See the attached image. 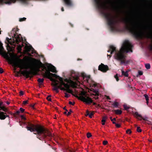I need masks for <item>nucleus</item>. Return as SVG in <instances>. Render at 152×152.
I'll use <instances>...</instances> for the list:
<instances>
[{
  "instance_id": "obj_1",
  "label": "nucleus",
  "mask_w": 152,
  "mask_h": 152,
  "mask_svg": "<svg viewBox=\"0 0 152 152\" xmlns=\"http://www.w3.org/2000/svg\"><path fill=\"white\" fill-rule=\"evenodd\" d=\"M5 60L10 64L15 67H17L21 69H30L31 70H26L22 71V74L28 77L30 74L35 75L40 71L42 68V71L44 77L49 79L53 82V90L58 92V89L60 88L62 90L73 94V91L69 89L70 86L73 87V81L63 79L55 74L50 73L57 72L55 67L50 64H44L39 60L32 58H23L22 59L20 58H4Z\"/></svg>"
},
{
  "instance_id": "obj_2",
  "label": "nucleus",
  "mask_w": 152,
  "mask_h": 152,
  "mask_svg": "<svg viewBox=\"0 0 152 152\" xmlns=\"http://www.w3.org/2000/svg\"><path fill=\"white\" fill-rule=\"evenodd\" d=\"M132 45L130 42L127 41H125L119 51L115 50V48L113 46L110 47V49L108 52L110 53V54H107L108 56H111V54L114 53L115 57H123L125 53L128 52H132Z\"/></svg>"
},
{
  "instance_id": "obj_3",
  "label": "nucleus",
  "mask_w": 152,
  "mask_h": 152,
  "mask_svg": "<svg viewBox=\"0 0 152 152\" xmlns=\"http://www.w3.org/2000/svg\"><path fill=\"white\" fill-rule=\"evenodd\" d=\"M27 128L31 132H33L34 134H38L39 136L42 135L44 138L47 136H50L51 135L50 133L48 130L39 125L31 124L27 126Z\"/></svg>"
},
{
  "instance_id": "obj_4",
  "label": "nucleus",
  "mask_w": 152,
  "mask_h": 152,
  "mask_svg": "<svg viewBox=\"0 0 152 152\" xmlns=\"http://www.w3.org/2000/svg\"><path fill=\"white\" fill-rule=\"evenodd\" d=\"M79 97L77 96L82 101L86 102L87 104H90L92 102V100L89 97L87 96L86 93L85 91H82Z\"/></svg>"
},
{
  "instance_id": "obj_5",
  "label": "nucleus",
  "mask_w": 152,
  "mask_h": 152,
  "mask_svg": "<svg viewBox=\"0 0 152 152\" xmlns=\"http://www.w3.org/2000/svg\"><path fill=\"white\" fill-rule=\"evenodd\" d=\"M98 69L104 72H106L109 69L108 66L101 63L98 67Z\"/></svg>"
},
{
  "instance_id": "obj_6",
  "label": "nucleus",
  "mask_w": 152,
  "mask_h": 152,
  "mask_svg": "<svg viewBox=\"0 0 152 152\" xmlns=\"http://www.w3.org/2000/svg\"><path fill=\"white\" fill-rule=\"evenodd\" d=\"M24 50L23 51L24 54H28L29 56H33L29 55L30 52L31 51L32 48L30 45H26L24 47Z\"/></svg>"
},
{
  "instance_id": "obj_7",
  "label": "nucleus",
  "mask_w": 152,
  "mask_h": 152,
  "mask_svg": "<svg viewBox=\"0 0 152 152\" xmlns=\"http://www.w3.org/2000/svg\"><path fill=\"white\" fill-rule=\"evenodd\" d=\"M131 31L134 34L138 36H140L142 33L140 29L135 27H133L131 30Z\"/></svg>"
},
{
  "instance_id": "obj_8",
  "label": "nucleus",
  "mask_w": 152,
  "mask_h": 152,
  "mask_svg": "<svg viewBox=\"0 0 152 152\" xmlns=\"http://www.w3.org/2000/svg\"><path fill=\"white\" fill-rule=\"evenodd\" d=\"M115 58L121 64H126L128 62V61H126L125 58Z\"/></svg>"
},
{
  "instance_id": "obj_9",
  "label": "nucleus",
  "mask_w": 152,
  "mask_h": 152,
  "mask_svg": "<svg viewBox=\"0 0 152 152\" xmlns=\"http://www.w3.org/2000/svg\"><path fill=\"white\" fill-rule=\"evenodd\" d=\"M15 39L16 43H18L19 42H20L22 39L21 35L20 34L16 35Z\"/></svg>"
},
{
  "instance_id": "obj_10",
  "label": "nucleus",
  "mask_w": 152,
  "mask_h": 152,
  "mask_svg": "<svg viewBox=\"0 0 152 152\" xmlns=\"http://www.w3.org/2000/svg\"><path fill=\"white\" fill-rule=\"evenodd\" d=\"M4 113L3 112H0V119L1 120L4 119L7 117L8 116L5 115L4 114Z\"/></svg>"
},
{
  "instance_id": "obj_11",
  "label": "nucleus",
  "mask_w": 152,
  "mask_h": 152,
  "mask_svg": "<svg viewBox=\"0 0 152 152\" xmlns=\"http://www.w3.org/2000/svg\"><path fill=\"white\" fill-rule=\"evenodd\" d=\"M132 114L135 116L139 120H141L140 118H142V116L139 114L138 112H136L134 113H133Z\"/></svg>"
},
{
  "instance_id": "obj_12",
  "label": "nucleus",
  "mask_w": 152,
  "mask_h": 152,
  "mask_svg": "<svg viewBox=\"0 0 152 152\" xmlns=\"http://www.w3.org/2000/svg\"><path fill=\"white\" fill-rule=\"evenodd\" d=\"M122 75H124L125 77H127L128 76V71H126V72H124L122 70H121Z\"/></svg>"
},
{
  "instance_id": "obj_13",
  "label": "nucleus",
  "mask_w": 152,
  "mask_h": 152,
  "mask_svg": "<svg viewBox=\"0 0 152 152\" xmlns=\"http://www.w3.org/2000/svg\"><path fill=\"white\" fill-rule=\"evenodd\" d=\"M147 37L148 38L152 39V28L151 31L147 33Z\"/></svg>"
},
{
  "instance_id": "obj_14",
  "label": "nucleus",
  "mask_w": 152,
  "mask_h": 152,
  "mask_svg": "<svg viewBox=\"0 0 152 152\" xmlns=\"http://www.w3.org/2000/svg\"><path fill=\"white\" fill-rule=\"evenodd\" d=\"M84 79L85 81L86 80L88 83H89V81H90V76H85L84 77Z\"/></svg>"
},
{
  "instance_id": "obj_15",
  "label": "nucleus",
  "mask_w": 152,
  "mask_h": 152,
  "mask_svg": "<svg viewBox=\"0 0 152 152\" xmlns=\"http://www.w3.org/2000/svg\"><path fill=\"white\" fill-rule=\"evenodd\" d=\"M114 111L117 114L120 115L122 113V111L119 110H114Z\"/></svg>"
},
{
  "instance_id": "obj_16",
  "label": "nucleus",
  "mask_w": 152,
  "mask_h": 152,
  "mask_svg": "<svg viewBox=\"0 0 152 152\" xmlns=\"http://www.w3.org/2000/svg\"><path fill=\"white\" fill-rule=\"evenodd\" d=\"M144 96H145L146 100V101L147 104H148V96L146 94H145L144 95Z\"/></svg>"
},
{
  "instance_id": "obj_17",
  "label": "nucleus",
  "mask_w": 152,
  "mask_h": 152,
  "mask_svg": "<svg viewBox=\"0 0 152 152\" xmlns=\"http://www.w3.org/2000/svg\"><path fill=\"white\" fill-rule=\"evenodd\" d=\"M1 34V31H0V34ZM3 47L2 46V43L0 42V52H2L3 51Z\"/></svg>"
},
{
  "instance_id": "obj_18",
  "label": "nucleus",
  "mask_w": 152,
  "mask_h": 152,
  "mask_svg": "<svg viewBox=\"0 0 152 152\" xmlns=\"http://www.w3.org/2000/svg\"><path fill=\"white\" fill-rule=\"evenodd\" d=\"M91 91H94V93L93 94L94 95H98V94H99V92L98 91L95 90H94L93 89V90H91Z\"/></svg>"
},
{
  "instance_id": "obj_19",
  "label": "nucleus",
  "mask_w": 152,
  "mask_h": 152,
  "mask_svg": "<svg viewBox=\"0 0 152 152\" xmlns=\"http://www.w3.org/2000/svg\"><path fill=\"white\" fill-rule=\"evenodd\" d=\"M22 47V46L21 45H18V46L17 50H18V53H20L21 52Z\"/></svg>"
},
{
  "instance_id": "obj_20",
  "label": "nucleus",
  "mask_w": 152,
  "mask_h": 152,
  "mask_svg": "<svg viewBox=\"0 0 152 152\" xmlns=\"http://www.w3.org/2000/svg\"><path fill=\"white\" fill-rule=\"evenodd\" d=\"M44 80V79L43 78H39L38 79L37 81L39 83H42L43 82Z\"/></svg>"
},
{
  "instance_id": "obj_21",
  "label": "nucleus",
  "mask_w": 152,
  "mask_h": 152,
  "mask_svg": "<svg viewBox=\"0 0 152 152\" xmlns=\"http://www.w3.org/2000/svg\"><path fill=\"white\" fill-rule=\"evenodd\" d=\"M66 4L69 5L70 4V1L69 0H64Z\"/></svg>"
},
{
  "instance_id": "obj_22",
  "label": "nucleus",
  "mask_w": 152,
  "mask_h": 152,
  "mask_svg": "<svg viewBox=\"0 0 152 152\" xmlns=\"http://www.w3.org/2000/svg\"><path fill=\"white\" fill-rule=\"evenodd\" d=\"M113 105L115 107H117L118 105V104L117 102H114L113 104Z\"/></svg>"
},
{
  "instance_id": "obj_23",
  "label": "nucleus",
  "mask_w": 152,
  "mask_h": 152,
  "mask_svg": "<svg viewBox=\"0 0 152 152\" xmlns=\"http://www.w3.org/2000/svg\"><path fill=\"white\" fill-rule=\"evenodd\" d=\"M145 66L146 68L148 69H149L150 68V65L149 64H146L145 65Z\"/></svg>"
},
{
  "instance_id": "obj_24",
  "label": "nucleus",
  "mask_w": 152,
  "mask_h": 152,
  "mask_svg": "<svg viewBox=\"0 0 152 152\" xmlns=\"http://www.w3.org/2000/svg\"><path fill=\"white\" fill-rule=\"evenodd\" d=\"M94 114V112H91V113H90L88 116L91 118H92V116Z\"/></svg>"
},
{
  "instance_id": "obj_25",
  "label": "nucleus",
  "mask_w": 152,
  "mask_h": 152,
  "mask_svg": "<svg viewBox=\"0 0 152 152\" xmlns=\"http://www.w3.org/2000/svg\"><path fill=\"white\" fill-rule=\"evenodd\" d=\"M1 109H2L4 111H6L7 110V109L4 106L1 107L0 108Z\"/></svg>"
},
{
  "instance_id": "obj_26",
  "label": "nucleus",
  "mask_w": 152,
  "mask_h": 152,
  "mask_svg": "<svg viewBox=\"0 0 152 152\" xmlns=\"http://www.w3.org/2000/svg\"><path fill=\"white\" fill-rule=\"evenodd\" d=\"M124 109L125 110H127L129 108V107L126 105H124Z\"/></svg>"
},
{
  "instance_id": "obj_27",
  "label": "nucleus",
  "mask_w": 152,
  "mask_h": 152,
  "mask_svg": "<svg viewBox=\"0 0 152 152\" xmlns=\"http://www.w3.org/2000/svg\"><path fill=\"white\" fill-rule=\"evenodd\" d=\"M51 95H49L47 97V99L49 101H51V99L50 98L51 97Z\"/></svg>"
},
{
  "instance_id": "obj_28",
  "label": "nucleus",
  "mask_w": 152,
  "mask_h": 152,
  "mask_svg": "<svg viewBox=\"0 0 152 152\" xmlns=\"http://www.w3.org/2000/svg\"><path fill=\"white\" fill-rule=\"evenodd\" d=\"M26 19V18H21L20 19L19 21H20V22L24 21Z\"/></svg>"
},
{
  "instance_id": "obj_29",
  "label": "nucleus",
  "mask_w": 152,
  "mask_h": 152,
  "mask_svg": "<svg viewBox=\"0 0 152 152\" xmlns=\"http://www.w3.org/2000/svg\"><path fill=\"white\" fill-rule=\"evenodd\" d=\"M140 119H141V120L142 119L143 120H144L145 121H148V118L146 117H143V118L142 117V118H140Z\"/></svg>"
},
{
  "instance_id": "obj_30",
  "label": "nucleus",
  "mask_w": 152,
  "mask_h": 152,
  "mask_svg": "<svg viewBox=\"0 0 152 152\" xmlns=\"http://www.w3.org/2000/svg\"><path fill=\"white\" fill-rule=\"evenodd\" d=\"M64 94H65V96L66 97L68 98L70 96V95L69 94H68L66 93H65Z\"/></svg>"
},
{
  "instance_id": "obj_31",
  "label": "nucleus",
  "mask_w": 152,
  "mask_h": 152,
  "mask_svg": "<svg viewBox=\"0 0 152 152\" xmlns=\"http://www.w3.org/2000/svg\"><path fill=\"white\" fill-rule=\"evenodd\" d=\"M126 133L127 134H130L131 133V131L130 129H128L126 131Z\"/></svg>"
},
{
  "instance_id": "obj_32",
  "label": "nucleus",
  "mask_w": 152,
  "mask_h": 152,
  "mask_svg": "<svg viewBox=\"0 0 152 152\" xmlns=\"http://www.w3.org/2000/svg\"><path fill=\"white\" fill-rule=\"evenodd\" d=\"M141 129L139 127H137V131L138 132H141Z\"/></svg>"
},
{
  "instance_id": "obj_33",
  "label": "nucleus",
  "mask_w": 152,
  "mask_h": 152,
  "mask_svg": "<svg viewBox=\"0 0 152 152\" xmlns=\"http://www.w3.org/2000/svg\"><path fill=\"white\" fill-rule=\"evenodd\" d=\"M105 120L104 119H103L102 120V125H104L105 124Z\"/></svg>"
},
{
  "instance_id": "obj_34",
  "label": "nucleus",
  "mask_w": 152,
  "mask_h": 152,
  "mask_svg": "<svg viewBox=\"0 0 152 152\" xmlns=\"http://www.w3.org/2000/svg\"><path fill=\"white\" fill-rule=\"evenodd\" d=\"M138 73L139 75H142L143 74V72L141 71H139L138 72Z\"/></svg>"
},
{
  "instance_id": "obj_35",
  "label": "nucleus",
  "mask_w": 152,
  "mask_h": 152,
  "mask_svg": "<svg viewBox=\"0 0 152 152\" xmlns=\"http://www.w3.org/2000/svg\"><path fill=\"white\" fill-rule=\"evenodd\" d=\"M107 143V141L106 140L104 141L103 142V144L104 145H106Z\"/></svg>"
},
{
  "instance_id": "obj_36",
  "label": "nucleus",
  "mask_w": 152,
  "mask_h": 152,
  "mask_svg": "<svg viewBox=\"0 0 152 152\" xmlns=\"http://www.w3.org/2000/svg\"><path fill=\"white\" fill-rule=\"evenodd\" d=\"M91 136V134L90 133H88L87 134V137L88 138L90 137Z\"/></svg>"
},
{
  "instance_id": "obj_37",
  "label": "nucleus",
  "mask_w": 152,
  "mask_h": 152,
  "mask_svg": "<svg viewBox=\"0 0 152 152\" xmlns=\"http://www.w3.org/2000/svg\"><path fill=\"white\" fill-rule=\"evenodd\" d=\"M72 112V111L71 110H69V112H68L67 114V115H70V114Z\"/></svg>"
},
{
  "instance_id": "obj_38",
  "label": "nucleus",
  "mask_w": 152,
  "mask_h": 152,
  "mask_svg": "<svg viewBox=\"0 0 152 152\" xmlns=\"http://www.w3.org/2000/svg\"><path fill=\"white\" fill-rule=\"evenodd\" d=\"M115 78L116 79V80L117 81H118L119 80V79L118 78V77L117 76V75H115L114 76Z\"/></svg>"
},
{
  "instance_id": "obj_39",
  "label": "nucleus",
  "mask_w": 152,
  "mask_h": 152,
  "mask_svg": "<svg viewBox=\"0 0 152 152\" xmlns=\"http://www.w3.org/2000/svg\"><path fill=\"white\" fill-rule=\"evenodd\" d=\"M115 124L116 126L118 128H119L120 126V125L119 124Z\"/></svg>"
},
{
  "instance_id": "obj_40",
  "label": "nucleus",
  "mask_w": 152,
  "mask_h": 152,
  "mask_svg": "<svg viewBox=\"0 0 152 152\" xmlns=\"http://www.w3.org/2000/svg\"><path fill=\"white\" fill-rule=\"evenodd\" d=\"M3 71V69L2 68H0V73H2Z\"/></svg>"
},
{
  "instance_id": "obj_41",
  "label": "nucleus",
  "mask_w": 152,
  "mask_h": 152,
  "mask_svg": "<svg viewBox=\"0 0 152 152\" xmlns=\"http://www.w3.org/2000/svg\"><path fill=\"white\" fill-rule=\"evenodd\" d=\"M20 110L22 112H23L24 111V109H23L22 108H20Z\"/></svg>"
},
{
  "instance_id": "obj_42",
  "label": "nucleus",
  "mask_w": 152,
  "mask_h": 152,
  "mask_svg": "<svg viewBox=\"0 0 152 152\" xmlns=\"http://www.w3.org/2000/svg\"><path fill=\"white\" fill-rule=\"evenodd\" d=\"M20 95H23L24 94V93L23 91H21L20 92Z\"/></svg>"
},
{
  "instance_id": "obj_43",
  "label": "nucleus",
  "mask_w": 152,
  "mask_h": 152,
  "mask_svg": "<svg viewBox=\"0 0 152 152\" xmlns=\"http://www.w3.org/2000/svg\"><path fill=\"white\" fill-rule=\"evenodd\" d=\"M75 103L74 102L72 103V102H70V101L69 102V104H72V105H74L75 104Z\"/></svg>"
},
{
  "instance_id": "obj_44",
  "label": "nucleus",
  "mask_w": 152,
  "mask_h": 152,
  "mask_svg": "<svg viewBox=\"0 0 152 152\" xmlns=\"http://www.w3.org/2000/svg\"><path fill=\"white\" fill-rule=\"evenodd\" d=\"M27 102H28V101H24L23 102V104H26L27 103Z\"/></svg>"
},
{
  "instance_id": "obj_45",
  "label": "nucleus",
  "mask_w": 152,
  "mask_h": 152,
  "mask_svg": "<svg viewBox=\"0 0 152 152\" xmlns=\"http://www.w3.org/2000/svg\"><path fill=\"white\" fill-rule=\"evenodd\" d=\"M89 113H90L88 111V110H87L86 111V116H87V115H88Z\"/></svg>"
},
{
  "instance_id": "obj_46",
  "label": "nucleus",
  "mask_w": 152,
  "mask_h": 152,
  "mask_svg": "<svg viewBox=\"0 0 152 152\" xmlns=\"http://www.w3.org/2000/svg\"><path fill=\"white\" fill-rule=\"evenodd\" d=\"M102 119H104L106 121V120L107 119V117L106 116H105L103 117Z\"/></svg>"
},
{
  "instance_id": "obj_47",
  "label": "nucleus",
  "mask_w": 152,
  "mask_h": 152,
  "mask_svg": "<svg viewBox=\"0 0 152 152\" xmlns=\"http://www.w3.org/2000/svg\"><path fill=\"white\" fill-rule=\"evenodd\" d=\"M19 113H20V111H17L16 112V113L15 114H17V115H18V114H19Z\"/></svg>"
},
{
  "instance_id": "obj_48",
  "label": "nucleus",
  "mask_w": 152,
  "mask_h": 152,
  "mask_svg": "<svg viewBox=\"0 0 152 152\" xmlns=\"http://www.w3.org/2000/svg\"><path fill=\"white\" fill-rule=\"evenodd\" d=\"M21 118L23 119H25V118L24 117V116L23 115H21Z\"/></svg>"
},
{
  "instance_id": "obj_49",
  "label": "nucleus",
  "mask_w": 152,
  "mask_h": 152,
  "mask_svg": "<svg viewBox=\"0 0 152 152\" xmlns=\"http://www.w3.org/2000/svg\"><path fill=\"white\" fill-rule=\"evenodd\" d=\"M31 107H32L33 109H34V105H31Z\"/></svg>"
},
{
  "instance_id": "obj_50",
  "label": "nucleus",
  "mask_w": 152,
  "mask_h": 152,
  "mask_svg": "<svg viewBox=\"0 0 152 152\" xmlns=\"http://www.w3.org/2000/svg\"><path fill=\"white\" fill-rule=\"evenodd\" d=\"M66 110V111H65V112H64V114H67V110Z\"/></svg>"
},
{
  "instance_id": "obj_51",
  "label": "nucleus",
  "mask_w": 152,
  "mask_h": 152,
  "mask_svg": "<svg viewBox=\"0 0 152 152\" xmlns=\"http://www.w3.org/2000/svg\"><path fill=\"white\" fill-rule=\"evenodd\" d=\"M2 103L0 102V108L1 107V106L2 105Z\"/></svg>"
},
{
  "instance_id": "obj_52",
  "label": "nucleus",
  "mask_w": 152,
  "mask_h": 152,
  "mask_svg": "<svg viewBox=\"0 0 152 152\" xmlns=\"http://www.w3.org/2000/svg\"><path fill=\"white\" fill-rule=\"evenodd\" d=\"M61 10L62 11H64V8H63V7H62V8H61Z\"/></svg>"
},
{
  "instance_id": "obj_53",
  "label": "nucleus",
  "mask_w": 152,
  "mask_h": 152,
  "mask_svg": "<svg viewBox=\"0 0 152 152\" xmlns=\"http://www.w3.org/2000/svg\"><path fill=\"white\" fill-rule=\"evenodd\" d=\"M107 98L108 99H110V98L109 97V96H107Z\"/></svg>"
},
{
  "instance_id": "obj_54",
  "label": "nucleus",
  "mask_w": 152,
  "mask_h": 152,
  "mask_svg": "<svg viewBox=\"0 0 152 152\" xmlns=\"http://www.w3.org/2000/svg\"><path fill=\"white\" fill-rule=\"evenodd\" d=\"M113 121H115V120H116V119H115V118H114L113 119Z\"/></svg>"
},
{
  "instance_id": "obj_55",
  "label": "nucleus",
  "mask_w": 152,
  "mask_h": 152,
  "mask_svg": "<svg viewBox=\"0 0 152 152\" xmlns=\"http://www.w3.org/2000/svg\"><path fill=\"white\" fill-rule=\"evenodd\" d=\"M98 96L96 97H95V99H98Z\"/></svg>"
},
{
  "instance_id": "obj_56",
  "label": "nucleus",
  "mask_w": 152,
  "mask_h": 152,
  "mask_svg": "<svg viewBox=\"0 0 152 152\" xmlns=\"http://www.w3.org/2000/svg\"><path fill=\"white\" fill-rule=\"evenodd\" d=\"M110 119H111V121H113V119H112V117H111L110 118Z\"/></svg>"
},
{
  "instance_id": "obj_57",
  "label": "nucleus",
  "mask_w": 152,
  "mask_h": 152,
  "mask_svg": "<svg viewBox=\"0 0 152 152\" xmlns=\"http://www.w3.org/2000/svg\"><path fill=\"white\" fill-rule=\"evenodd\" d=\"M113 121V124H115L116 123H115V122H114V121Z\"/></svg>"
},
{
  "instance_id": "obj_58",
  "label": "nucleus",
  "mask_w": 152,
  "mask_h": 152,
  "mask_svg": "<svg viewBox=\"0 0 152 152\" xmlns=\"http://www.w3.org/2000/svg\"><path fill=\"white\" fill-rule=\"evenodd\" d=\"M7 103L8 104H9V103L8 102H7Z\"/></svg>"
},
{
  "instance_id": "obj_59",
  "label": "nucleus",
  "mask_w": 152,
  "mask_h": 152,
  "mask_svg": "<svg viewBox=\"0 0 152 152\" xmlns=\"http://www.w3.org/2000/svg\"><path fill=\"white\" fill-rule=\"evenodd\" d=\"M149 141L150 142H152V140H149Z\"/></svg>"
},
{
  "instance_id": "obj_60",
  "label": "nucleus",
  "mask_w": 152,
  "mask_h": 152,
  "mask_svg": "<svg viewBox=\"0 0 152 152\" xmlns=\"http://www.w3.org/2000/svg\"><path fill=\"white\" fill-rule=\"evenodd\" d=\"M24 57H28L26 56H25Z\"/></svg>"
},
{
  "instance_id": "obj_61",
  "label": "nucleus",
  "mask_w": 152,
  "mask_h": 152,
  "mask_svg": "<svg viewBox=\"0 0 152 152\" xmlns=\"http://www.w3.org/2000/svg\"><path fill=\"white\" fill-rule=\"evenodd\" d=\"M64 109L66 110V109H65V107H64Z\"/></svg>"
},
{
  "instance_id": "obj_62",
  "label": "nucleus",
  "mask_w": 152,
  "mask_h": 152,
  "mask_svg": "<svg viewBox=\"0 0 152 152\" xmlns=\"http://www.w3.org/2000/svg\"><path fill=\"white\" fill-rule=\"evenodd\" d=\"M93 104H95V103H93Z\"/></svg>"
},
{
  "instance_id": "obj_63",
  "label": "nucleus",
  "mask_w": 152,
  "mask_h": 152,
  "mask_svg": "<svg viewBox=\"0 0 152 152\" xmlns=\"http://www.w3.org/2000/svg\"><path fill=\"white\" fill-rule=\"evenodd\" d=\"M18 72H17V74H18V75H18Z\"/></svg>"
},
{
  "instance_id": "obj_64",
  "label": "nucleus",
  "mask_w": 152,
  "mask_h": 152,
  "mask_svg": "<svg viewBox=\"0 0 152 152\" xmlns=\"http://www.w3.org/2000/svg\"><path fill=\"white\" fill-rule=\"evenodd\" d=\"M94 86H95V84H94Z\"/></svg>"
}]
</instances>
